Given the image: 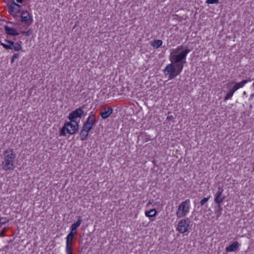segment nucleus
<instances>
[{
  "mask_svg": "<svg viewBox=\"0 0 254 254\" xmlns=\"http://www.w3.org/2000/svg\"><path fill=\"white\" fill-rule=\"evenodd\" d=\"M183 46L182 45L177 47L176 49H172L171 51L169 56V60L172 63L178 65V66L182 67L183 69L184 64L186 63V58L190 50L185 49L182 50Z\"/></svg>",
  "mask_w": 254,
  "mask_h": 254,
  "instance_id": "1",
  "label": "nucleus"
},
{
  "mask_svg": "<svg viewBox=\"0 0 254 254\" xmlns=\"http://www.w3.org/2000/svg\"><path fill=\"white\" fill-rule=\"evenodd\" d=\"M16 155L12 149L5 150L3 153L2 169L5 171H12L15 168L14 161Z\"/></svg>",
  "mask_w": 254,
  "mask_h": 254,
  "instance_id": "2",
  "label": "nucleus"
},
{
  "mask_svg": "<svg viewBox=\"0 0 254 254\" xmlns=\"http://www.w3.org/2000/svg\"><path fill=\"white\" fill-rule=\"evenodd\" d=\"M182 70V67L178 66V65L171 63L166 66L163 72L165 76H168L169 79H172L179 75Z\"/></svg>",
  "mask_w": 254,
  "mask_h": 254,
  "instance_id": "3",
  "label": "nucleus"
},
{
  "mask_svg": "<svg viewBox=\"0 0 254 254\" xmlns=\"http://www.w3.org/2000/svg\"><path fill=\"white\" fill-rule=\"evenodd\" d=\"M190 201L189 199L183 201L178 207L176 211V216L178 218L186 217L190 212Z\"/></svg>",
  "mask_w": 254,
  "mask_h": 254,
  "instance_id": "4",
  "label": "nucleus"
},
{
  "mask_svg": "<svg viewBox=\"0 0 254 254\" xmlns=\"http://www.w3.org/2000/svg\"><path fill=\"white\" fill-rule=\"evenodd\" d=\"M190 221L189 218L181 219L178 224L177 231L180 233L187 232L190 228Z\"/></svg>",
  "mask_w": 254,
  "mask_h": 254,
  "instance_id": "5",
  "label": "nucleus"
},
{
  "mask_svg": "<svg viewBox=\"0 0 254 254\" xmlns=\"http://www.w3.org/2000/svg\"><path fill=\"white\" fill-rule=\"evenodd\" d=\"M83 107H79L69 114L68 118L71 122H77L76 119L77 118H81L84 116Z\"/></svg>",
  "mask_w": 254,
  "mask_h": 254,
  "instance_id": "6",
  "label": "nucleus"
},
{
  "mask_svg": "<svg viewBox=\"0 0 254 254\" xmlns=\"http://www.w3.org/2000/svg\"><path fill=\"white\" fill-rule=\"evenodd\" d=\"M251 79L244 80L240 82L235 83L234 82H229L227 84V87L229 89H231L235 92L240 88L243 87L247 83L251 81Z\"/></svg>",
  "mask_w": 254,
  "mask_h": 254,
  "instance_id": "7",
  "label": "nucleus"
},
{
  "mask_svg": "<svg viewBox=\"0 0 254 254\" xmlns=\"http://www.w3.org/2000/svg\"><path fill=\"white\" fill-rule=\"evenodd\" d=\"M79 122H71L70 121L64 124L66 127V132L70 134H74L78 128Z\"/></svg>",
  "mask_w": 254,
  "mask_h": 254,
  "instance_id": "8",
  "label": "nucleus"
},
{
  "mask_svg": "<svg viewBox=\"0 0 254 254\" xmlns=\"http://www.w3.org/2000/svg\"><path fill=\"white\" fill-rule=\"evenodd\" d=\"M223 190L220 188H218V190L216 193L214 197V202L218 205V208L222 209L221 204L225 198V196L222 195Z\"/></svg>",
  "mask_w": 254,
  "mask_h": 254,
  "instance_id": "9",
  "label": "nucleus"
},
{
  "mask_svg": "<svg viewBox=\"0 0 254 254\" xmlns=\"http://www.w3.org/2000/svg\"><path fill=\"white\" fill-rule=\"evenodd\" d=\"M20 9L21 6L13 1L9 5L8 11L13 16H15L20 11Z\"/></svg>",
  "mask_w": 254,
  "mask_h": 254,
  "instance_id": "10",
  "label": "nucleus"
},
{
  "mask_svg": "<svg viewBox=\"0 0 254 254\" xmlns=\"http://www.w3.org/2000/svg\"><path fill=\"white\" fill-rule=\"evenodd\" d=\"M4 30L7 34L13 36L18 35L17 31L13 28L10 27L7 25L4 26Z\"/></svg>",
  "mask_w": 254,
  "mask_h": 254,
  "instance_id": "11",
  "label": "nucleus"
},
{
  "mask_svg": "<svg viewBox=\"0 0 254 254\" xmlns=\"http://www.w3.org/2000/svg\"><path fill=\"white\" fill-rule=\"evenodd\" d=\"M111 115V107H108L105 108L103 111L100 113V115L103 119H107Z\"/></svg>",
  "mask_w": 254,
  "mask_h": 254,
  "instance_id": "12",
  "label": "nucleus"
},
{
  "mask_svg": "<svg viewBox=\"0 0 254 254\" xmlns=\"http://www.w3.org/2000/svg\"><path fill=\"white\" fill-rule=\"evenodd\" d=\"M239 244L237 242H234L231 245L226 248V252H235L238 248Z\"/></svg>",
  "mask_w": 254,
  "mask_h": 254,
  "instance_id": "13",
  "label": "nucleus"
},
{
  "mask_svg": "<svg viewBox=\"0 0 254 254\" xmlns=\"http://www.w3.org/2000/svg\"><path fill=\"white\" fill-rule=\"evenodd\" d=\"M22 22L26 24L28 23L29 20V14L27 11H23L21 13Z\"/></svg>",
  "mask_w": 254,
  "mask_h": 254,
  "instance_id": "14",
  "label": "nucleus"
},
{
  "mask_svg": "<svg viewBox=\"0 0 254 254\" xmlns=\"http://www.w3.org/2000/svg\"><path fill=\"white\" fill-rule=\"evenodd\" d=\"M96 118L94 115H90L87 118L86 121L85 122V124H88V125H92L93 126L95 123Z\"/></svg>",
  "mask_w": 254,
  "mask_h": 254,
  "instance_id": "15",
  "label": "nucleus"
},
{
  "mask_svg": "<svg viewBox=\"0 0 254 254\" xmlns=\"http://www.w3.org/2000/svg\"><path fill=\"white\" fill-rule=\"evenodd\" d=\"M89 132L88 131L82 128L80 133V139L82 141L86 140L87 138Z\"/></svg>",
  "mask_w": 254,
  "mask_h": 254,
  "instance_id": "16",
  "label": "nucleus"
},
{
  "mask_svg": "<svg viewBox=\"0 0 254 254\" xmlns=\"http://www.w3.org/2000/svg\"><path fill=\"white\" fill-rule=\"evenodd\" d=\"M72 247V240H68V242L67 243V239H66V254H72V252L71 251Z\"/></svg>",
  "mask_w": 254,
  "mask_h": 254,
  "instance_id": "17",
  "label": "nucleus"
},
{
  "mask_svg": "<svg viewBox=\"0 0 254 254\" xmlns=\"http://www.w3.org/2000/svg\"><path fill=\"white\" fill-rule=\"evenodd\" d=\"M162 43L163 42L162 40H155L152 42L151 46L154 48L158 49L162 45Z\"/></svg>",
  "mask_w": 254,
  "mask_h": 254,
  "instance_id": "18",
  "label": "nucleus"
},
{
  "mask_svg": "<svg viewBox=\"0 0 254 254\" xmlns=\"http://www.w3.org/2000/svg\"><path fill=\"white\" fill-rule=\"evenodd\" d=\"M146 216L148 217H151L155 216L156 215V210L155 209H152L149 211H146L145 212Z\"/></svg>",
  "mask_w": 254,
  "mask_h": 254,
  "instance_id": "19",
  "label": "nucleus"
},
{
  "mask_svg": "<svg viewBox=\"0 0 254 254\" xmlns=\"http://www.w3.org/2000/svg\"><path fill=\"white\" fill-rule=\"evenodd\" d=\"M82 222V220L81 219V217L80 216H79L78 217V220L77 221L74 223L73 224H72L71 226V228L72 229H76L77 230V228L79 227V226L80 225L81 223Z\"/></svg>",
  "mask_w": 254,
  "mask_h": 254,
  "instance_id": "20",
  "label": "nucleus"
},
{
  "mask_svg": "<svg viewBox=\"0 0 254 254\" xmlns=\"http://www.w3.org/2000/svg\"><path fill=\"white\" fill-rule=\"evenodd\" d=\"M229 91L228 92H227L226 95L225 96V97L224 98L225 101H226L228 99H231L234 93V91H232L231 89H229Z\"/></svg>",
  "mask_w": 254,
  "mask_h": 254,
  "instance_id": "21",
  "label": "nucleus"
},
{
  "mask_svg": "<svg viewBox=\"0 0 254 254\" xmlns=\"http://www.w3.org/2000/svg\"><path fill=\"white\" fill-rule=\"evenodd\" d=\"M12 47V49H14L15 51H19L22 49L21 45L18 43H15Z\"/></svg>",
  "mask_w": 254,
  "mask_h": 254,
  "instance_id": "22",
  "label": "nucleus"
},
{
  "mask_svg": "<svg viewBox=\"0 0 254 254\" xmlns=\"http://www.w3.org/2000/svg\"><path fill=\"white\" fill-rule=\"evenodd\" d=\"M92 127L93 126L92 125H88V124L85 123L84 124L83 126L82 127V128L88 131L89 132L92 128Z\"/></svg>",
  "mask_w": 254,
  "mask_h": 254,
  "instance_id": "23",
  "label": "nucleus"
},
{
  "mask_svg": "<svg viewBox=\"0 0 254 254\" xmlns=\"http://www.w3.org/2000/svg\"><path fill=\"white\" fill-rule=\"evenodd\" d=\"M65 130L66 131V127H65V126L64 125L62 128H61V129L60 130V135L61 136H65L66 135Z\"/></svg>",
  "mask_w": 254,
  "mask_h": 254,
  "instance_id": "24",
  "label": "nucleus"
},
{
  "mask_svg": "<svg viewBox=\"0 0 254 254\" xmlns=\"http://www.w3.org/2000/svg\"><path fill=\"white\" fill-rule=\"evenodd\" d=\"M0 45H2L3 46V47H4L6 49H10V50L12 49V47L11 46V45H9L8 43L4 44V43H2L1 41L0 42Z\"/></svg>",
  "mask_w": 254,
  "mask_h": 254,
  "instance_id": "25",
  "label": "nucleus"
},
{
  "mask_svg": "<svg viewBox=\"0 0 254 254\" xmlns=\"http://www.w3.org/2000/svg\"><path fill=\"white\" fill-rule=\"evenodd\" d=\"M19 58V54H14L12 57L10 62L11 64L14 63L15 60L16 59H18Z\"/></svg>",
  "mask_w": 254,
  "mask_h": 254,
  "instance_id": "26",
  "label": "nucleus"
},
{
  "mask_svg": "<svg viewBox=\"0 0 254 254\" xmlns=\"http://www.w3.org/2000/svg\"><path fill=\"white\" fill-rule=\"evenodd\" d=\"M8 221V220L5 217H1L0 218V224L2 225L5 224Z\"/></svg>",
  "mask_w": 254,
  "mask_h": 254,
  "instance_id": "27",
  "label": "nucleus"
},
{
  "mask_svg": "<svg viewBox=\"0 0 254 254\" xmlns=\"http://www.w3.org/2000/svg\"><path fill=\"white\" fill-rule=\"evenodd\" d=\"M222 210V209H220V208H218V207H217V209L215 210V213L216 214L217 218H219L220 216V215H221Z\"/></svg>",
  "mask_w": 254,
  "mask_h": 254,
  "instance_id": "28",
  "label": "nucleus"
},
{
  "mask_svg": "<svg viewBox=\"0 0 254 254\" xmlns=\"http://www.w3.org/2000/svg\"><path fill=\"white\" fill-rule=\"evenodd\" d=\"M74 236L75 235L74 234H73L71 233H69L66 237V239H67V243L68 242V240H72Z\"/></svg>",
  "mask_w": 254,
  "mask_h": 254,
  "instance_id": "29",
  "label": "nucleus"
},
{
  "mask_svg": "<svg viewBox=\"0 0 254 254\" xmlns=\"http://www.w3.org/2000/svg\"><path fill=\"white\" fill-rule=\"evenodd\" d=\"M209 199V197H204L203 198L200 202V204L201 206L203 205L205 203H206Z\"/></svg>",
  "mask_w": 254,
  "mask_h": 254,
  "instance_id": "30",
  "label": "nucleus"
},
{
  "mask_svg": "<svg viewBox=\"0 0 254 254\" xmlns=\"http://www.w3.org/2000/svg\"><path fill=\"white\" fill-rule=\"evenodd\" d=\"M219 2V0H207L206 2L208 4H214L217 3Z\"/></svg>",
  "mask_w": 254,
  "mask_h": 254,
  "instance_id": "31",
  "label": "nucleus"
},
{
  "mask_svg": "<svg viewBox=\"0 0 254 254\" xmlns=\"http://www.w3.org/2000/svg\"><path fill=\"white\" fill-rule=\"evenodd\" d=\"M70 233L74 234V235H76L77 234V230L76 229H72V228H70Z\"/></svg>",
  "mask_w": 254,
  "mask_h": 254,
  "instance_id": "32",
  "label": "nucleus"
},
{
  "mask_svg": "<svg viewBox=\"0 0 254 254\" xmlns=\"http://www.w3.org/2000/svg\"><path fill=\"white\" fill-rule=\"evenodd\" d=\"M5 42H6L7 43H8L9 45H11L12 46L13 44L15 43L13 41H9V40H5Z\"/></svg>",
  "mask_w": 254,
  "mask_h": 254,
  "instance_id": "33",
  "label": "nucleus"
},
{
  "mask_svg": "<svg viewBox=\"0 0 254 254\" xmlns=\"http://www.w3.org/2000/svg\"><path fill=\"white\" fill-rule=\"evenodd\" d=\"M174 119V117L173 116H168L167 117V120H172Z\"/></svg>",
  "mask_w": 254,
  "mask_h": 254,
  "instance_id": "34",
  "label": "nucleus"
},
{
  "mask_svg": "<svg viewBox=\"0 0 254 254\" xmlns=\"http://www.w3.org/2000/svg\"><path fill=\"white\" fill-rule=\"evenodd\" d=\"M16 1L19 3H22L23 1V0H16Z\"/></svg>",
  "mask_w": 254,
  "mask_h": 254,
  "instance_id": "35",
  "label": "nucleus"
},
{
  "mask_svg": "<svg viewBox=\"0 0 254 254\" xmlns=\"http://www.w3.org/2000/svg\"><path fill=\"white\" fill-rule=\"evenodd\" d=\"M151 204V202L150 201H149L147 203V206H149V205L150 204Z\"/></svg>",
  "mask_w": 254,
  "mask_h": 254,
  "instance_id": "36",
  "label": "nucleus"
},
{
  "mask_svg": "<svg viewBox=\"0 0 254 254\" xmlns=\"http://www.w3.org/2000/svg\"><path fill=\"white\" fill-rule=\"evenodd\" d=\"M253 96H254V94H252V95H251V98H252L253 97Z\"/></svg>",
  "mask_w": 254,
  "mask_h": 254,
  "instance_id": "37",
  "label": "nucleus"
},
{
  "mask_svg": "<svg viewBox=\"0 0 254 254\" xmlns=\"http://www.w3.org/2000/svg\"><path fill=\"white\" fill-rule=\"evenodd\" d=\"M2 225L0 224V227H1Z\"/></svg>",
  "mask_w": 254,
  "mask_h": 254,
  "instance_id": "38",
  "label": "nucleus"
}]
</instances>
